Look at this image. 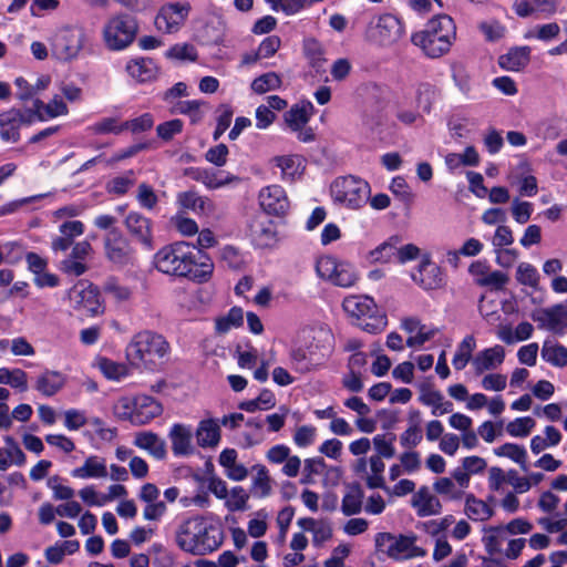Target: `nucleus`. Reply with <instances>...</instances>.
<instances>
[{"label": "nucleus", "mask_w": 567, "mask_h": 567, "mask_svg": "<svg viewBox=\"0 0 567 567\" xmlns=\"http://www.w3.org/2000/svg\"><path fill=\"white\" fill-rule=\"evenodd\" d=\"M281 86V78L276 72H267L256 78L250 87L256 94H265L278 90Z\"/></svg>", "instance_id": "obj_52"}, {"label": "nucleus", "mask_w": 567, "mask_h": 567, "mask_svg": "<svg viewBox=\"0 0 567 567\" xmlns=\"http://www.w3.org/2000/svg\"><path fill=\"white\" fill-rule=\"evenodd\" d=\"M433 489L439 495L451 499V501H458L463 498L464 494L462 493V489L456 486L454 481L450 477H440L433 483Z\"/></svg>", "instance_id": "obj_56"}, {"label": "nucleus", "mask_w": 567, "mask_h": 567, "mask_svg": "<svg viewBox=\"0 0 567 567\" xmlns=\"http://www.w3.org/2000/svg\"><path fill=\"white\" fill-rule=\"evenodd\" d=\"M168 350L169 344L163 336L142 331L134 336L126 347V358L133 365L153 368L168 353Z\"/></svg>", "instance_id": "obj_2"}, {"label": "nucleus", "mask_w": 567, "mask_h": 567, "mask_svg": "<svg viewBox=\"0 0 567 567\" xmlns=\"http://www.w3.org/2000/svg\"><path fill=\"white\" fill-rule=\"evenodd\" d=\"M155 266L158 271L169 275V276H176L177 274V254L175 244L167 245L163 247L156 255H155Z\"/></svg>", "instance_id": "obj_43"}, {"label": "nucleus", "mask_w": 567, "mask_h": 567, "mask_svg": "<svg viewBox=\"0 0 567 567\" xmlns=\"http://www.w3.org/2000/svg\"><path fill=\"white\" fill-rule=\"evenodd\" d=\"M394 115L404 125H412L420 118V110L413 103L411 92L401 91L396 94Z\"/></svg>", "instance_id": "obj_29"}, {"label": "nucleus", "mask_w": 567, "mask_h": 567, "mask_svg": "<svg viewBox=\"0 0 567 567\" xmlns=\"http://www.w3.org/2000/svg\"><path fill=\"white\" fill-rule=\"evenodd\" d=\"M419 401L426 406L432 408V414L443 415L452 412L453 403L444 399V395L436 390H432L430 386L422 385Z\"/></svg>", "instance_id": "obj_34"}, {"label": "nucleus", "mask_w": 567, "mask_h": 567, "mask_svg": "<svg viewBox=\"0 0 567 567\" xmlns=\"http://www.w3.org/2000/svg\"><path fill=\"white\" fill-rule=\"evenodd\" d=\"M536 426V422L530 416L516 417L506 425V432L512 437H526Z\"/></svg>", "instance_id": "obj_55"}, {"label": "nucleus", "mask_w": 567, "mask_h": 567, "mask_svg": "<svg viewBox=\"0 0 567 567\" xmlns=\"http://www.w3.org/2000/svg\"><path fill=\"white\" fill-rule=\"evenodd\" d=\"M196 441L203 449H214L221 440L220 423L217 419H204L196 429Z\"/></svg>", "instance_id": "obj_28"}, {"label": "nucleus", "mask_w": 567, "mask_h": 567, "mask_svg": "<svg viewBox=\"0 0 567 567\" xmlns=\"http://www.w3.org/2000/svg\"><path fill=\"white\" fill-rule=\"evenodd\" d=\"M114 415L134 425H144L162 413V405L150 395L120 398L113 406Z\"/></svg>", "instance_id": "obj_4"}, {"label": "nucleus", "mask_w": 567, "mask_h": 567, "mask_svg": "<svg viewBox=\"0 0 567 567\" xmlns=\"http://www.w3.org/2000/svg\"><path fill=\"white\" fill-rule=\"evenodd\" d=\"M189 539H179V548L194 555H206L219 548L225 534H190Z\"/></svg>", "instance_id": "obj_21"}, {"label": "nucleus", "mask_w": 567, "mask_h": 567, "mask_svg": "<svg viewBox=\"0 0 567 567\" xmlns=\"http://www.w3.org/2000/svg\"><path fill=\"white\" fill-rule=\"evenodd\" d=\"M363 492L359 485L353 484L348 486L347 492L342 498V511L346 515H353L362 508Z\"/></svg>", "instance_id": "obj_51"}, {"label": "nucleus", "mask_w": 567, "mask_h": 567, "mask_svg": "<svg viewBox=\"0 0 567 567\" xmlns=\"http://www.w3.org/2000/svg\"><path fill=\"white\" fill-rule=\"evenodd\" d=\"M214 269L210 257L200 248L179 240V277L194 281H207Z\"/></svg>", "instance_id": "obj_6"}, {"label": "nucleus", "mask_w": 567, "mask_h": 567, "mask_svg": "<svg viewBox=\"0 0 567 567\" xmlns=\"http://www.w3.org/2000/svg\"><path fill=\"white\" fill-rule=\"evenodd\" d=\"M403 34V23L391 13H383L372 18L367 29L368 38L373 43L382 47H390L396 43Z\"/></svg>", "instance_id": "obj_9"}, {"label": "nucleus", "mask_w": 567, "mask_h": 567, "mask_svg": "<svg viewBox=\"0 0 567 567\" xmlns=\"http://www.w3.org/2000/svg\"><path fill=\"white\" fill-rule=\"evenodd\" d=\"M248 499L249 494L243 486H234L225 499V506L230 512L244 511L247 507Z\"/></svg>", "instance_id": "obj_58"}, {"label": "nucleus", "mask_w": 567, "mask_h": 567, "mask_svg": "<svg viewBox=\"0 0 567 567\" xmlns=\"http://www.w3.org/2000/svg\"><path fill=\"white\" fill-rule=\"evenodd\" d=\"M244 322V311L239 307H233L221 317L215 319V331L219 334L227 333L231 329L238 328Z\"/></svg>", "instance_id": "obj_50"}, {"label": "nucleus", "mask_w": 567, "mask_h": 567, "mask_svg": "<svg viewBox=\"0 0 567 567\" xmlns=\"http://www.w3.org/2000/svg\"><path fill=\"white\" fill-rule=\"evenodd\" d=\"M330 190L333 200L349 209L363 207L371 193L368 182L352 175L336 178Z\"/></svg>", "instance_id": "obj_5"}, {"label": "nucleus", "mask_w": 567, "mask_h": 567, "mask_svg": "<svg viewBox=\"0 0 567 567\" xmlns=\"http://www.w3.org/2000/svg\"><path fill=\"white\" fill-rule=\"evenodd\" d=\"M422 429L419 423L411 422L409 427L400 435V444L404 449H413L422 442Z\"/></svg>", "instance_id": "obj_64"}, {"label": "nucleus", "mask_w": 567, "mask_h": 567, "mask_svg": "<svg viewBox=\"0 0 567 567\" xmlns=\"http://www.w3.org/2000/svg\"><path fill=\"white\" fill-rule=\"evenodd\" d=\"M412 93V101L423 113H430L436 97V89L430 83H419L415 89L402 90Z\"/></svg>", "instance_id": "obj_40"}, {"label": "nucleus", "mask_w": 567, "mask_h": 567, "mask_svg": "<svg viewBox=\"0 0 567 567\" xmlns=\"http://www.w3.org/2000/svg\"><path fill=\"white\" fill-rule=\"evenodd\" d=\"M34 122L28 107H11L0 113V138L4 143H18L20 130L23 125H32Z\"/></svg>", "instance_id": "obj_12"}, {"label": "nucleus", "mask_w": 567, "mask_h": 567, "mask_svg": "<svg viewBox=\"0 0 567 567\" xmlns=\"http://www.w3.org/2000/svg\"><path fill=\"white\" fill-rule=\"evenodd\" d=\"M394 540L386 549V555L395 560L410 559L417 556H423L424 551L414 545L415 535L399 534L395 538L393 534H377L375 547L377 550H382L384 542Z\"/></svg>", "instance_id": "obj_13"}, {"label": "nucleus", "mask_w": 567, "mask_h": 567, "mask_svg": "<svg viewBox=\"0 0 567 567\" xmlns=\"http://www.w3.org/2000/svg\"><path fill=\"white\" fill-rule=\"evenodd\" d=\"M103 291L113 298L116 302L126 301L131 298L132 291L128 287L123 286L120 281L111 277L103 285Z\"/></svg>", "instance_id": "obj_61"}, {"label": "nucleus", "mask_w": 567, "mask_h": 567, "mask_svg": "<svg viewBox=\"0 0 567 567\" xmlns=\"http://www.w3.org/2000/svg\"><path fill=\"white\" fill-rule=\"evenodd\" d=\"M530 52L532 50L527 45L512 48L499 56L498 64L506 71L518 72L528 65Z\"/></svg>", "instance_id": "obj_32"}, {"label": "nucleus", "mask_w": 567, "mask_h": 567, "mask_svg": "<svg viewBox=\"0 0 567 567\" xmlns=\"http://www.w3.org/2000/svg\"><path fill=\"white\" fill-rule=\"evenodd\" d=\"M80 548L76 539L59 540L45 549V558L50 564H60L65 555H72Z\"/></svg>", "instance_id": "obj_44"}, {"label": "nucleus", "mask_w": 567, "mask_h": 567, "mask_svg": "<svg viewBox=\"0 0 567 567\" xmlns=\"http://www.w3.org/2000/svg\"><path fill=\"white\" fill-rule=\"evenodd\" d=\"M557 0H514L513 10L519 18L551 17L558 11Z\"/></svg>", "instance_id": "obj_22"}, {"label": "nucleus", "mask_w": 567, "mask_h": 567, "mask_svg": "<svg viewBox=\"0 0 567 567\" xmlns=\"http://www.w3.org/2000/svg\"><path fill=\"white\" fill-rule=\"evenodd\" d=\"M494 453L499 457H507L512 460L513 462L518 464L523 471H528V454L523 445L516 443H504L503 445L494 449Z\"/></svg>", "instance_id": "obj_45"}, {"label": "nucleus", "mask_w": 567, "mask_h": 567, "mask_svg": "<svg viewBox=\"0 0 567 567\" xmlns=\"http://www.w3.org/2000/svg\"><path fill=\"white\" fill-rule=\"evenodd\" d=\"M330 354V347L320 342H310L296 346L289 352V360L293 371L307 374L319 370Z\"/></svg>", "instance_id": "obj_7"}, {"label": "nucleus", "mask_w": 567, "mask_h": 567, "mask_svg": "<svg viewBox=\"0 0 567 567\" xmlns=\"http://www.w3.org/2000/svg\"><path fill=\"white\" fill-rule=\"evenodd\" d=\"M456 37L454 20L439 14L427 21L424 29L412 34L411 41L432 59L446 54Z\"/></svg>", "instance_id": "obj_1"}, {"label": "nucleus", "mask_w": 567, "mask_h": 567, "mask_svg": "<svg viewBox=\"0 0 567 567\" xmlns=\"http://www.w3.org/2000/svg\"><path fill=\"white\" fill-rule=\"evenodd\" d=\"M179 206L192 210L197 216H208L214 213L215 205L210 198L196 190L179 194Z\"/></svg>", "instance_id": "obj_30"}, {"label": "nucleus", "mask_w": 567, "mask_h": 567, "mask_svg": "<svg viewBox=\"0 0 567 567\" xmlns=\"http://www.w3.org/2000/svg\"><path fill=\"white\" fill-rule=\"evenodd\" d=\"M177 4L171 3L164 6L155 17L154 23L158 31L173 33L177 25Z\"/></svg>", "instance_id": "obj_47"}, {"label": "nucleus", "mask_w": 567, "mask_h": 567, "mask_svg": "<svg viewBox=\"0 0 567 567\" xmlns=\"http://www.w3.org/2000/svg\"><path fill=\"white\" fill-rule=\"evenodd\" d=\"M385 464L380 456L369 457V468L365 475V484L369 488L388 489L384 483Z\"/></svg>", "instance_id": "obj_46"}, {"label": "nucleus", "mask_w": 567, "mask_h": 567, "mask_svg": "<svg viewBox=\"0 0 567 567\" xmlns=\"http://www.w3.org/2000/svg\"><path fill=\"white\" fill-rule=\"evenodd\" d=\"M542 358L553 367H567V348L557 341L546 339L543 342Z\"/></svg>", "instance_id": "obj_41"}, {"label": "nucleus", "mask_w": 567, "mask_h": 567, "mask_svg": "<svg viewBox=\"0 0 567 567\" xmlns=\"http://www.w3.org/2000/svg\"><path fill=\"white\" fill-rule=\"evenodd\" d=\"M74 478H103L107 476V467L105 461L96 455L89 456L82 466L71 471Z\"/></svg>", "instance_id": "obj_37"}, {"label": "nucleus", "mask_w": 567, "mask_h": 567, "mask_svg": "<svg viewBox=\"0 0 567 567\" xmlns=\"http://www.w3.org/2000/svg\"><path fill=\"white\" fill-rule=\"evenodd\" d=\"M65 383L66 377L62 372L47 369L37 378L34 389L44 396H53Z\"/></svg>", "instance_id": "obj_31"}, {"label": "nucleus", "mask_w": 567, "mask_h": 567, "mask_svg": "<svg viewBox=\"0 0 567 567\" xmlns=\"http://www.w3.org/2000/svg\"><path fill=\"white\" fill-rule=\"evenodd\" d=\"M259 204L265 213L274 216H285L290 203L285 189L279 185H269L259 193Z\"/></svg>", "instance_id": "obj_17"}, {"label": "nucleus", "mask_w": 567, "mask_h": 567, "mask_svg": "<svg viewBox=\"0 0 567 567\" xmlns=\"http://www.w3.org/2000/svg\"><path fill=\"white\" fill-rule=\"evenodd\" d=\"M317 275L331 284L349 288L358 281V274L349 262L340 261L332 256H322L316 262Z\"/></svg>", "instance_id": "obj_8"}, {"label": "nucleus", "mask_w": 567, "mask_h": 567, "mask_svg": "<svg viewBox=\"0 0 567 567\" xmlns=\"http://www.w3.org/2000/svg\"><path fill=\"white\" fill-rule=\"evenodd\" d=\"M135 183V176L133 171H127L122 176H116L111 179L107 184V190L115 195L125 194Z\"/></svg>", "instance_id": "obj_63"}, {"label": "nucleus", "mask_w": 567, "mask_h": 567, "mask_svg": "<svg viewBox=\"0 0 567 567\" xmlns=\"http://www.w3.org/2000/svg\"><path fill=\"white\" fill-rule=\"evenodd\" d=\"M84 31L80 28L66 27L61 29L52 43L53 54L62 61L75 59L83 48Z\"/></svg>", "instance_id": "obj_11"}, {"label": "nucleus", "mask_w": 567, "mask_h": 567, "mask_svg": "<svg viewBox=\"0 0 567 567\" xmlns=\"http://www.w3.org/2000/svg\"><path fill=\"white\" fill-rule=\"evenodd\" d=\"M137 22L130 14H121L112 18L104 28L105 43L111 50H122L135 39Z\"/></svg>", "instance_id": "obj_10"}, {"label": "nucleus", "mask_w": 567, "mask_h": 567, "mask_svg": "<svg viewBox=\"0 0 567 567\" xmlns=\"http://www.w3.org/2000/svg\"><path fill=\"white\" fill-rule=\"evenodd\" d=\"M411 506L420 517L437 515L442 508L440 499L426 485L421 486L416 492H414L411 499Z\"/></svg>", "instance_id": "obj_25"}, {"label": "nucleus", "mask_w": 567, "mask_h": 567, "mask_svg": "<svg viewBox=\"0 0 567 567\" xmlns=\"http://www.w3.org/2000/svg\"><path fill=\"white\" fill-rule=\"evenodd\" d=\"M70 301L74 309L84 310L91 316L103 312V307L99 299V290L93 285L80 282L74 285L69 292Z\"/></svg>", "instance_id": "obj_15"}, {"label": "nucleus", "mask_w": 567, "mask_h": 567, "mask_svg": "<svg viewBox=\"0 0 567 567\" xmlns=\"http://www.w3.org/2000/svg\"><path fill=\"white\" fill-rule=\"evenodd\" d=\"M342 308L348 316L357 320V323L369 333H379L388 323L383 313L374 300L368 296H348L343 299Z\"/></svg>", "instance_id": "obj_3"}, {"label": "nucleus", "mask_w": 567, "mask_h": 567, "mask_svg": "<svg viewBox=\"0 0 567 567\" xmlns=\"http://www.w3.org/2000/svg\"><path fill=\"white\" fill-rule=\"evenodd\" d=\"M221 260L231 269L239 270L246 265V256L236 247L226 245L220 249Z\"/></svg>", "instance_id": "obj_60"}, {"label": "nucleus", "mask_w": 567, "mask_h": 567, "mask_svg": "<svg viewBox=\"0 0 567 567\" xmlns=\"http://www.w3.org/2000/svg\"><path fill=\"white\" fill-rule=\"evenodd\" d=\"M105 257L112 264L125 266L132 261L134 250L118 228L111 229L104 237Z\"/></svg>", "instance_id": "obj_14"}, {"label": "nucleus", "mask_w": 567, "mask_h": 567, "mask_svg": "<svg viewBox=\"0 0 567 567\" xmlns=\"http://www.w3.org/2000/svg\"><path fill=\"white\" fill-rule=\"evenodd\" d=\"M533 319L539 328L563 336L567 329V302L542 309L533 315Z\"/></svg>", "instance_id": "obj_16"}, {"label": "nucleus", "mask_w": 567, "mask_h": 567, "mask_svg": "<svg viewBox=\"0 0 567 567\" xmlns=\"http://www.w3.org/2000/svg\"><path fill=\"white\" fill-rule=\"evenodd\" d=\"M124 225L130 235L146 249L154 248L152 236V220L137 212H131L124 219Z\"/></svg>", "instance_id": "obj_19"}, {"label": "nucleus", "mask_w": 567, "mask_h": 567, "mask_svg": "<svg viewBox=\"0 0 567 567\" xmlns=\"http://www.w3.org/2000/svg\"><path fill=\"white\" fill-rule=\"evenodd\" d=\"M126 72L136 82L145 83L155 79L157 74V68L152 59L137 58L127 62Z\"/></svg>", "instance_id": "obj_36"}, {"label": "nucleus", "mask_w": 567, "mask_h": 567, "mask_svg": "<svg viewBox=\"0 0 567 567\" xmlns=\"http://www.w3.org/2000/svg\"><path fill=\"white\" fill-rule=\"evenodd\" d=\"M251 495L256 498L268 497L272 492V480L268 468L262 464H256L251 467Z\"/></svg>", "instance_id": "obj_35"}, {"label": "nucleus", "mask_w": 567, "mask_h": 567, "mask_svg": "<svg viewBox=\"0 0 567 567\" xmlns=\"http://www.w3.org/2000/svg\"><path fill=\"white\" fill-rule=\"evenodd\" d=\"M465 514L475 522H484L492 516V508L482 499L473 494L465 497Z\"/></svg>", "instance_id": "obj_49"}, {"label": "nucleus", "mask_w": 567, "mask_h": 567, "mask_svg": "<svg viewBox=\"0 0 567 567\" xmlns=\"http://www.w3.org/2000/svg\"><path fill=\"white\" fill-rule=\"evenodd\" d=\"M563 435L558 429L547 425L544 429V435H535L530 440V450L534 454L557 446L561 442Z\"/></svg>", "instance_id": "obj_42"}, {"label": "nucleus", "mask_w": 567, "mask_h": 567, "mask_svg": "<svg viewBox=\"0 0 567 567\" xmlns=\"http://www.w3.org/2000/svg\"><path fill=\"white\" fill-rule=\"evenodd\" d=\"M238 181L239 177L230 173L207 169L203 184L208 189H219Z\"/></svg>", "instance_id": "obj_57"}, {"label": "nucleus", "mask_w": 567, "mask_h": 567, "mask_svg": "<svg viewBox=\"0 0 567 567\" xmlns=\"http://www.w3.org/2000/svg\"><path fill=\"white\" fill-rule=\"evenodd\" d=\"M93 252V247L87 240L73 245L71 254L61 261L60 269L70 276H82L89 269L85 259Z\"/></svg>", "instance_id": "obj_18"}, {"label": "nucleus", "mask_w": 567, "mask_h": 567, "mask_svg": "<svg viewBox=\"0 0 567 567\" xmlns=\"http://www.w3.org/2000/svg\"><path fill=\"white\" fill-rule=\"evenodd\" d=\"M251 238L255 246L259 248H269L278 241L276 224L268 218H261L251 225Z\"/></svg>", "instance_id": "obj_26"}, {"label": "nucleus", "mask_w": 567, "mask_h": 567, "mask_svg": "<svg viewBox=\"0 0 567 567\" xmlns=\"http://www.w3.org/2000/svg\"><path fill=\"white\" fill-rule=\"evenodd\" d=\"M477 347L476 339L473 334H466L457 344L452 359V364L456 371L464 370L468 363L473 367L474 351Z\"/></svg>", "instance_id": "obj_38"}, {"label": "nucleus", "mask_w": 567, "mask_h": 567, "mask_svg": "<svg viewBox=\"0 0 567 567\" xmlns=\"http://www.w3.org/2000/svg\"><path fill=\"white\" fill-rule=\"evenodd\" d=\"M134 445L148 451L157 460H162L166 455L165 442L153 432L136 433Z\"/></svg>", "instance_id": "obj_39"}, {"label": "nucleus", "mask_w": 567, "mask_h": 567, "mask_svg": "<svg viewBox=\"0 0 567 567\" xmlns=\"http://www.w3.org/2000/svg\"><path fill=\"white\" fill-rule=\"evenodd\" d=\"M65 478L53 475L48 477L47 486L52 491V497L54 501H71L75 495V491L64 484Z\"/></svg>", "instance_id": "obj_54"}, {"label": "nucleus", "mask_w": 567, "mask_h": 567, "mask_svg": "<svg viewBox=\"0 0 567 567\" xmlns=\"http://www.w3.org/2000/svg\"><path fill=\"white\" fill-rule=\"evenodd\" d=\"M560 33V27L557 22H548L544 24H536L524 33L525 40H538L543 42H550L555 40Z\"/></svg>", "instance_id": "obj_48"}, {"label": "nucleus", "mask_w": 567, "mask_h": 567, "mask_svg": "<svg viewBox=\"0 0 567 567\" xmlns=\"http://www.w3.org/2000/svg\"><path fill=\"white\" fill-rule=\"evenodd\" d=\"M412 280L425 290H433L442 285L441 269L431 262L429 256H424L419 265L417 271L412 274Z\"/></svg>", "instance_id": "obj_24"}, {"label": "nucleus", "mask_w": 567, "mask_h": 567, "mask_svg": "<svg viewBox=\"0 0 567 567\" xmlns=\"http://www.w3.org/2000/svg\"><path fill=\"white\" fill-rule=\"evenodd\" d=\"M452 78L458 90L470 97L472 90L471 75L467 69L463 64H455L452 68Z\"/></svg>", "instance_id": "obj_62"}, {"label": "nucleus", "mask_w": 567, "mask_h": 567, "mask_svg": "<svg viewBox=\"0 0 567 567\" xmlns=\"http://www.w3.org/2000/svg\"><path fill=\"white\" fill-rule=\"evenodd\" d=\"M97 367L105 378L110 380H121L127 375V369L125 364L117 363L107 358H99Z\"/></svg>", "instance_id": "obj_59"}, {"label": "nucleus", "mask_w": 567, "mask_h": 567, "mask_svg": "<svg viewBox=\"0 0 567 567\" xmlns=\"http://www.w3.org/2000/svg\"><path fill=\"white\" fill-rule=\"evenodd\" d=\"M313 104L310 101H301L293 104L285 114L284 121L290 132H297L308 124L313 115Z\"/></svg>", "instance_id": "obj_27"}, {"label": "nucleus", "mask_w": 567, "mask_h": 567, "mask_svg": "<svg viewBox=\"0 0 567 567\" xmlns=\"http://www.w3.org/2000/svg\"><path fill=\"white\" fill-rule=\"evenodd\" d=\"M400 240L398 237H391L371 251V258L374 261L391 262L396 261L398 245Z\"/></svg>", "instance_id": "obj_53"}, {"label": "nucleus", "mask_w": 567, "mask_h": 567, "mask_svg": "<svg viewBox=\"0 0 567 567\" xmlns=\"http://www.w3.org/2000/svg\"><path fill=\"white\" fill-rule=\"evenodd\" d=\"M272 162L280 169L282 181L286 182L296 181L305 171L303 158L300 155L276 156Z\"/></svg>", "instance_id": "obj_33"}, {"label": "nucleus", "mask_w": 567, "mask_h": 567, "mask_svg": "<svg viewBox=\"0 0 567 567\" xmlns=\"http://www.w3.org/2000/svg\"><path fill=\"white\" fill-rule=\"evenodd\" d=\"M28 111L33 122H43L49 118H54L60 115H65L69 112L66 104L63 100L55 95L49 103H44L40 99H34L32 106L28 107Z\"/></svg>", "instance_id": "obj_23"}, {"label": "nucleus", "mask_w": 567, "mask_h": 567, "mask_svg": "<svg viewBox=\"0 0 567 567\" xmlns=\"http://www.w3.org/2000/svg\"><path fill=\"white\" fill-rule=\"evenodd\" d=\"M505 357V348L501 344L482 349L475 353L472 369L476 375L494 371L504 363Z\"/></svg>", "instance_id": "obj_20"}]
</instances>
